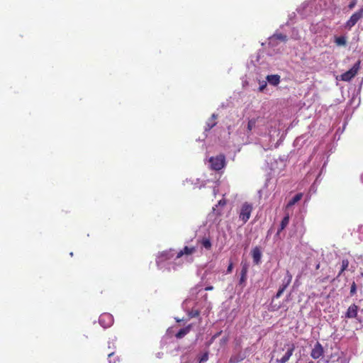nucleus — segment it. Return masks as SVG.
<instances>
[{"label": "nucleus", "instance_id": "nucleus-1", "mask_svg": "<svg viewBox=\"0 0 363 363\" xmlns=\"http://www.w3.org/2000/svg\"><path fill=\"white\" fill-rule=\"evenodd\" d=\"M296 349V346L294 343H287L285 344L282 350H286V353L280 358L277 359V362L278 363H286L287 362L290 357L293 355V353Z\"/></svg>", "mask_w": 363, "mask_h": 363}, {"label": "nucleus", "instance_id": "nucleus-2", "mask_svg": "<svg viewBox=\"0 0 363 363\" xmlns=\"http://www.w3.org/2000/svg\"><path fill=\"white\" fill-rule=\"evenodd\" d=\"M360 64L361 61L358 60L350 69L341 74V80L349 82L354 77L360 69Z\"/></svg>", "mask_w": 363, "mask_h": 363}, {"label": "nucleus", "instance_id": "nucleus-3", "mask_svg": "<svg viewBox=\"0 0 363 363\" xmlns=\"http://www.w3.org/2000/svg\"><path fill=\"white\" fill-rule=\"evenodd\" d=\"M252 209V205L248 202H245L242 205L239 217L244 223L250 219Z\"/></svg>", "mask_w": 363, "mask_h": 363}, {"label": "nucleus", "instance_id": "nucleus-4", "mask_svg": "<svg viewBox=\"0 0 363 363\" xmlns=\"http://www.w3.org/2000/svg\"><path fill=\"white\" fill-rule=\"evenodd\" d=\"M225 162V156L223 155H218L216 157H212L209 160L211 168L216 171H218L224 167Z\"/></svg>", "mask_w": 363, "mask_h": 363}, {"label": "nucleus", "instance_id": "nucleus-5", "mask_svg": "<svg viewBox=\"0 0 363 363\" xmlns=\"http://www.w3.org/2000/svg\"><path fill=\"white\" fill-rule=\"evenodd\" d=\"M362 17L363 8H361L350 16V19L345 23V27L348 29H351Z\"/></svg>", "mask_w": 363, "mask_h": 363}, {"label": "nucleus", "instance_id": "nucleus-6", "mask_svg": "<svg viewBox=\"0 0 363 363\" xmlns=\"http://www.w3.org/2000/svg\"><path fill=\"white\" fill-rule=\"evenodd\" d=\"M292 280L291 274L287 271L286 272V277L283 280L282 284L279 286V289L275 295L276 298H279L281 296L285 289L288 287V286L291 284Z\"/></svg>", "mask_w": 363, "mask_h": 363}, {"label": "nucleus", "instance_id": "nucleus-7", "mask_svg": "<svg viewBox=\"0 0 363 363\" xmlns=\"http://www.w3.org/2000/svg\"><path fill=\"white\" fill-rule=\"evenodd\" d=\"M100 325L104 328L110 327L113 323V316L108 313L101 314L99 319Z\"/></svg>", "mask_w": 363, "mask_h": 363}, {"label": "nucleus", "instance_id": "nucleus-8", "mask_svg": "<svg viewBox=\"0 0 363 363\" xmlns=\"http://www.w3.org/2000/svg\"><path fill=\"white\" fill-rule=\"evenodd\" d=\"M324 354V349L319 342H316L313 348L311 350V356L313 359H317L323 357Z\"/></svg>", "mask_w": 363, "mask_h": 363}, {"label": "nucleus", "instance_id": "nucleus-9", "mask_svg": "<svg viewBox=\"0 0 363 363\" xmlns=\"http://www.w3.org/2000/svg\"><path fill=\"white\" fill-rule=\"evenodd\" d=\"M359 307L356 304L353 303L347 308L345 316L346 318H356L358 315Z\"/></svg>", "mask_w": 363, "mask_h": 363}, {"label": "nucleus", "instance_id": "nucleus-10", "mask_svg": "<svg viewBox=\"0 0 363 363\" xmlns=\"http://www.w3.org/2000/svg\"><path fill=\"white\" fill-rule=\"evenodd\" d=\"M196 251V248L195 247H188L185 246L182 250H181L177 255L176 258H180L184 255H191L194 254Z\"/></svg>", "mask_w": 363, "mask_h": 363}, {"label": "nucleus", "instance_id": "nucleus-11", "mask_svg": "<svg viewBox=\"0 0 363 363\" xmlns=\"http://www.w3.org/2000/svg\"><path fill=\"white\" fill-rule=\"evenodd\" d=\"M217 118H218L217 114H215V113L212 114L211 117L210 118H208V121L206 122V126L205 128L206 131L210 130L211 128H213L214 126L216 125Z\"/></svg>", "mask_w": 363, "mask_h": 363}, {"label": "nucleus", "instance_id": "nucleus-12", "mask_svg": "<svg viewBox=\"0 0 363 363\" xmlns=\"http://www.w3.org/2000/svg\"><path fill=\"white\" fill-rule=\"evenodd\" d=\"M252 256L255 264L259 263L262 257V253L258 247H255L252 251Z\"/></svg>", "mask_w": 363, "mask_h": 363}, {"label": "nucleus", "instance_id": "nucleus-13", "mask_svg": "<svg viewBox=\"0 0 363 363\" xmlns=\"http://www.w3.org/2000/svg\"><path fill=\"white\" fill-rule=\"evenodd\" d=\"M172 257H173V254L172 253L171 250L164 251V252H162L158 256L157 262L159 263V262H161L163 261H166V260L172 259Z\"/></svg>", "mask_w": 363, "mask_h": 363}, {"label": "nucleus", "instance_id": "nucleus-14", "mask_svg": "<svg viewBox=\"0 0 363 363\" xmlns=\"http://www.w3.org/2000/svg\"><path fill=\"white\" fill-rule=\"evenodd\" d=\"M248 271V267L246 264L243 265L242 267V269L240 272V278L239 281V284L240 285H244L245 284V281L247 280V274Z\"/></svg>", "mask_w": 363, "mask_h": 363}, {"label": "nucleus", "instance_id": "nucleus-15", "mask_svg": "<svg viewBox=\"0 0 363 363\" xmlns=\"http://www.w3.org/2000/svg\"><path fill=\"white\" fill-rule=\"evenodd\" d=\"M267 80L270 84L277 86L280 82V76L278 74L267 75Z\"/></svg>", "mask_w": 363, "mask_h": 363}, {"label": "nucleus", "instance_id": "nucleus-16", "mask_svg": "<svg viewBox=\"0 0 363 363\" xmlns=\"http://www.w3.org/2000/svg\"><path fill=\"white\" fill-rule=\"evenodd\" d=\"M191 328V325H189L186 327L180 329L178 333L175 335V337L178 339H181L184 337L186 335H187Z\"/></svg>", "mask_w": 363, "mask_h": 363}, {"label": "nucleus", "instance_id": "nucleus-17", "mask_svg": "<svg viewBox=\"0 0 363 363\" xmlns=\"http://www.w3.org/2000/svg\"><path fill=\"white\" fill-rule=\"evenodd\" d=\"M303 197L302 193H298L296 194L292 199H291L286 205V208H289L294 206L296 203L299 201Z\"/></svg>", "mask_w": 363, "mask_h": 363}, {"label": "nucleus", "instance_id": "nucleus-18", "mask_svg": "<svg viewBox=\"0 0 363 363\" xmlns=\"http://www.w3.org/2000/svg\"><path fill=\"white\" fill-rule=\"evenodd\" d=\"M289 215L286 214L282 219L280 227L278 230V233H281L289 224Z\"/></svg>", "mask_w": 363, "mask_h": 363}, {"label": "nucleus", "instance_id": "nucleus-19", "mask_svg": "<svg viewBox=\"0 0 363 363\" xmlns=\"http://www.w3.org/2000/svg\"><path fill=\"white\" fill-rule=\"evenodd\" d=\"M349 260L347 259H343L341 262V268L337 276V278L340 277L342 274L347 269L349 266Z\"/></svg>", "mask_w": 363, "mask_h": 363}, {"label": "nucleus", "instance_id": "nucleus-20", "mask_svg": "<svg viewBox=\"0 0 363 363\" xmlns=\"http://www.w3.org/2000/svg\"><path fill=\"white\" fill-rule=\"evenodd\" d=\"M245 358V355L235 354L232 355L229 359V363H238L242 361Z\"/></svg>", "mask_w": 363, "mask_h": 363}, {"label": "nucleus", "instance_id": "nucleus-21", "mask_svg": "<svg viewBox=\"0 0 363 363\" xmlns=\"http://www.w3.org/2000/svg\"><path fill=\"white\" fill-rule=\"evenodd\" d=\"M201 245L206 250H210L212 247L211 242L208 238H203L200 241Z\"/></svg>", "mask_w": 363, "mask_h": 363}, {"label": "nucleus", "instance_id": "nucleus-22", "mask_svg": "<svg viewBox=\"0 0 363 363\" xmlns=\"http://www.w3.org/2000/svg\"><path fill=\"white\" fill-rule=\"evenodd\" d=\"M335 43L338 46H345L347 44V40L345 36H339L335 38Z\"/></svg>", "mask_w": 363, "mask_h": 363}, {"label": "nucleus", "instance_id": "nucleus-23", "mask_svg": "<svg viewBox=\"0 0 363 363\" xmlns=\"http://www.w3.org/2000/svg\"><path fill=\"white\" fill-rule=\"evenodd\" d=\"M200 315V311L198 309H191L188 313V315L190 318L199 317Z\"/></svg>", "mask_w": 363, "mask_h": 363}, {"label": "nucleus", "instance_id": "nucleus-24", "mask_svg": "<svg viewBox=\"0 0 363 363\" xmlns=\"http://www.w3.org/2000/svg\"><path fill=\"white\" fill-rule=\"evenodd\" d=\"M208 359V352L203 353L198 358L199 363H203V362H206Z\"/></svg>", "mask_w": 363, "mask_h": 363}, {"label": "nucleus", "instance_id": "nucleus-25", "mask_svg": "<svg viewBox=\"0 0 363 363\" xmlns=\"http://www.w3.org/2000/svg\"><path fill=\"white\" fill-rule=\"evenodd\" d=\"M273 38L284 42L287 40V36L281 33L275 34Z\"/></svg>", "mask_w": 363, "mask_h": 363}, {"label": "nucleus", "instance_id": "nucleus-26", "mask_svg": "<svg viewBox=\"0 0 363 363\" xmlns=\"http://www.w3.org/2000/svg\"><path fill=\"white\" fill-rule=\"evenodd\" d=\"M255 125H256V120L252 118L251 120H250L248 121V123H247V129L248 130H252V128H254L255 127Z\"/></svg>", "mask_w": 363, "mask_h": 363}, {"label": "nucleus", "instance_id": "nucleus-27", "mask_svg": "<svg viewBox=\"0 0 363 363\" xmlns=\"http://www.w3.org/2000/svg\"><path fill=\"white\" fill-rule=\"evenodd\" d=\"M356 293H357V285H356L355 282L353 281L351 284L350 294V296H352L354 294H356Z\"/></svg>", "mask_w": 363, "mask_h": 363}, {"label": "nucleus", "instance_id": "nucleus-28", "mask_svg": "<svg viewBox=\"0 0 363 363\" xmlns=\"http://www.w3.org/2000/svg\"><path fill=\"white\" fill-rule=\"evenodd\" d=\"M109 363H116L118 360L114 357V352H111L108 354Z\"/></svg>", "mask_w": 363, "mask_h": 363}, {"label": "nucleus", "instance_id": "nucleus-29", "mask_svg": "<svg viewBox=\"0 0 363 363\" xmlns=\"http://www.w3.org/2000/svg\"><path fill=\"white\" fill-rule=\"evenodd\" d=\"M357 0H352L348 5V9L350 10H352V9L354 8V6L357 5Z\"/></svg>", "mask_w": 363, "mask_h": 363}, {"label": "nucleus", "instance_id": "nucleus-30", "mask_svg": "<svg viewBox=\"0 0 363 363\" xmlns=\"http://www.w3.org/2000/svg\"><path fill=\"white\" fill-rule=\"evenodd\" d=\"M233 262H230V264H229V265H228V268H227V271H226V272H227L228 274L231 273V272H232V271H233Z\"/></svg>", "mask_w": 363, "mask_h": 363}, {"label": "nucleus", "instance_id": "nucleus-31", "mask_svg": "<svg viewBox=\"0 0 363 363\" xmlns=\"http://www.w3.org/2000/svg\"><path fill=\"white\" fill-rule=\"evenodd\" d=\"M266 86H267V83L265 82H263V84L262 85H260L259 87V91H263Z\"/></svg>", "mask_w": 363, "mask_h": 363}, {"label": "nucleus", "instance_id": "nucleus-32", "mask_svg": "<svg viewBox=\"0 0 363 363\" xmlns=\"http://www.w3.org/2000/svg\"><path fill=\"white\" fill-rule=\"evenodd\" d=\"M213 289V286H206L205 288L206 291H212Z\"/></svg>", "mask_w": 363, "mask_h": 363}, {"label": "nucleus", "instance_id": "nucleus-33", "mask_svg": "<svg viewBox=\"0 0 363 363\" xmlns=\"http://www.w3.org/2000/svg\"><path fill=\"white\" fill-rule=\"evenodd\" d=\"M219 205H222V206H224L225 205L226 202L224 200H220L219 202H218Z\"/></svg>", "mask_w": 363, "mask_h": 363}, {"label": "nucleus", "instance_id": "nucleus-34", "mask_svg": "<svg viewBox=\"0 0 363 363\" xmlns=\"http://www.w3.org/2000/svg\"><path fill=\"white\" fill-rule=\"evenodd\" d=\"M220 333H221V332H219L218 333H217L216 335H215L213 337H218V335H220Z\"/></svg>", "mask_w": 363, "mask_h": 363}, {"label": "nucleus", "instance_id": "nucleus-35", "mask_svg": "<svg viewBox=\"0 0 363 363\" xmlns=\"http://www.w3.org/2000/svg\"><path fill=\"white\" fill-rule=\"evenodd\" d=\"M316 269H318L320 268V264L318 263L316 267H315Z\"/></svg>", "mask_w": 363, "mask_h": 363}, {"label": "nucleus", "instance_id": "nucleus-36", "mask_svg": "<svg viewBox=\"0 0 363 363\" xmlns=\"http://www.w3.org/2000/svg\"><path fill=\"white\" fill-rule=\"evenodd\" d=\"M361 179H362V182H363V172H362V176H361Z\"/></svg>", "mask_w": 363, "mask_h": 363}, {"label": "nucleus", "instance_id": "nucleus-37", "mask_svg": "<svg viewBox=\"0 0 363 363\" xmlns=\"http://www.w3.org/2000/svg\"><path fill=\"white\" fill-rule=\"evenodd\" d=\"M308 363H314L313 361H310Z\"/></svg>", "mask_w": 363, "mask_h": 363}]
</instances>
